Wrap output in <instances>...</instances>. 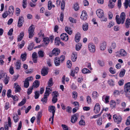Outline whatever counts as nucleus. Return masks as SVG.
I'll return each mask as SVG.
<instances>
[{"instance_id":"nucleus-1","label":"nucleus","mask_w":130,"mask_h":130,"mask_svg":"<svg viewBox=\"0 0 130 130\" xmlns=\"http://www.w3.org/2000/svg\"><path fill=\"white\" fill-rule=\"evenodd\" d=\"M125 19V15L124 12H122L121 14L120 17L119 15L116 16L115 19L117 23L118 24H123L124 22Z\"/></svg>"},{"instance_id":"nucleus-2","label":"nucleus","mask_w":130,"mask_h":130,"mask_svg":"<svg viewBox=\"0 0 130 130\" xmlns=\"http://www.w3.org/2000/svg\"><path fill=\"white\" fill-rule=\"evenodd\" d=\"M35 28L34 25H31L29 27L28 29L29 38H31L34 35V31Z\"/></svg>"},{"instance_id":"nucleus-3","label":"nucleus","mask_w":130,"mask_h":130,"mask_svg":"<svg viewBox=\"0 0 130 130\" xmlns=\"http://www.w3.org/2000/svg\"><path fill=\"white\" fill-rule=\"evenodd\" d=\"M54 39V37L53 36H51L50 37L48 38L45 37L43 38V44L45 45L48 44L50 42V40H51L52 42L53 41Z\"/></svg>"},{"instance_id":"nucleus-4","label":"nucleus","mask_w":130,"mask_h":130,"mask_svg":"<svg viewBox=\"0 0 130 130\" xmlns=\"http://www.w3.org/2000/svg\"><path fill=\"white\" fill-rule=\"evenodd\" d=\"M96 15L99 18H101L104 17V13L103 10L101 9H98L96 11Z\"/></svg>"},{"instance_id":"nucleus-5","label":"nucleus","mask_w":130,"mask_h":130,"mask_svg":"<svg viewBox=\"0 0 130 130\" xmlns=\"http://www.w3.org/2000/svg\"><path fill=\"white\" fill-rule=\"evenodd\" d=\"M113 119L115 122L119 124L121 122L122 118L120 116H117L116 115H113Z\"/></svg>"},{"instance_id":"nucleus-6","label":"nucleus","mask_w":130,"mask_h":130,"mask_svg":"<svg viewBox=\"0 0 130 130\" xmlns=\"http://www.w3.org/2000/svg\"><path fill=\"white\" fill-rule=\"evenodd\" d=\"M56 108L55 106L53 105L49 106L48 107V110L51 113H52V116H54L55 111Z\"/></svg>"},{"instance_id":"nucleus-7","label":"nucleus","mask_w":130,"mask_h":130,"mask_svg":"<svg viewBox=\"0 0 130 130\" xmlns=\"http://www.w3.org/2000/svg\"><path fill=\"white\" fill-rule=\"evenodd\" d=\"M100 106L99 103L96 104L94 108V113L96 114H97L100 111Z\"/></svg>"},{"instance_id":"nucleus-8","label":"nucleus","mask_w":130,"mask_h":130,"mask_svg":"<svg viewBox=\"0 0 130 130\" xmlns=\"http://www.w3.org/2000/svg\"><path fill=\"white\" fill-rule=\"evenodd\" d=\"M124 91L126 92V95L127 93L130 92V83L128 82L125 84L124 86Z\"/></svg>"},{"instance_id":"nucleus-9","label":"nucleus","mask_w":130,"mask_h":130,"mask_svg":"<svg viewBox=\"0 0 130 130\" xmlns=\"http://www.w3.org/2000/svg\"><path fill=\"white\" fill-rule=\"evenodd\" d=\"M89 49L90 51L92 53L94 52L95 51V46L93 43H90L88 45Z\"/></svg>"},{"instance_id":"nucleus-10","label":"nucleus","mask_w":130,"mask_h":130,"mask_svg":"<svg viewBox=\"0 0 130 130\" xmlns=\"http://www.w3.org/2000/svg\"><path fill=\"white\" fill-rule=\"evenodd\" d=\"M78 114L77 113L75 114L74 115L72 116L71 119V122L74 123L76 122L78 119L77 117L78 116Z\"/></svg>"},{"instance_id":"nucleus-11","label":"nucleus","mask_w":130,"mask_h":130,"mask_svg":"<svg viewBox=\"0 0 130 130\" xmlns=\"http://www.w3.org/2000/svg\"><path fill=\"white\" fill-rule=\"evenodd\" d=\"M60 37L62 40L65 41H67L69 38L68 35L67 34L65 33L62 34L60 36Z\"/></svg>"},{"instance_id":"nucleus-12","label":"nucleus","mask_w":130,"mask_h":130,"mask_svg":"<svg viewBox=\"0 0 130 130\" xmlns=\"http://www.w3.org/2000/svg\"><path fill=\"white\" fill-rule=\"evenodd\" d=\"M87 15L86 11H83L80 16L81 19L83 20H85L87 19Z\"/></svg>"},{"instance_id":"nucleus-13","label":"nucleus","mask_w":130,"mask_h":130,"mask_svg":"<svg viewBox=\"0 0 130 130\" xmlns=\"http://www.w3.org/2000/svg\"><path fill=\"white\" fill-rule=\"evenodd\" d=\"M14 8L12 6H11L9 7L8 10L9 15L10 16H12L14 12Z\"/></svg>"},{"instance_id":"nucleus-14","label":"nucleus","mask_w":130,"mask_h":130,"mask_svg":"<svg viewBox=\"0 0 130 130\" xmlns=\"http://www.w3.org/2000/svg\"><path fill=\"white\" fill-rule=\"evenodd\" d=\"M60 53V50L58 48H55L52 51L53 55L55 56L58 55Z\"/></svg>"},{"instance_id":"nucleus-15","label":"nucleus","mask_w":130,"mask_h":130,"mask_svg":"<svg viewBox=\"0 0 130 130\" xmlns=\"http://www.w3.org/2000/svg\"><path fill=\"white\" fill-rule=\"evenodd\" d=\"M14 88H15V92H19L21 90V87L17 83H15L14 84Z\"/></svg>"},{"instance_id":"nucleus-16","label":"nucleus","mask_w":130,"mask_h":130,"mask_svg":"<svg viewBox=\"0 0 130 130\" xmlns=\"http://www.w3.org/2000/svg\"><path fill=\"white\" fill-rule=\"evenodd\" d=\"M40 85V82L38 80H35L33 83L31 87L33 88H37Z\"/></svg>"},{"instance_id":"nucleus-17","label":"nucleus","mask_w":130,"mask_h":130,"mask_svg":"<svg viewBox=\"0 0 130 130\" xmlns=\"http://www.w3.org/2000/svg\"><path fill=\"white\" fill-rule=\"evenodd\" d=\"M81 38L80 34L77 32L75 35V41L76 42H78L80 40Z\"/></svg>"},{"instance_id":"nucleus-18","label":"nucleus","mask_w":130,"mask_h":130,"mask_svg":"<svg viewBox=\"0 0 130 130\" xmlns=\"http://www.w3.org/2000/svg\"><path fill=\"white\" fill-rule=\"evenodd\" d=\"M119 53L121 56L123 57L126 56L127 54L126 51L123 49H121L119 51Z\"/></svg>"},{"instance_id":"nucleus-19","label":"nucleus","mask_w":130,"mask_h":130,"mask_svg":"<svg viewBox=\"0 0 130 130\" xmlns=\"http://www.w3.org/2000/svg\"><path fill=\"white\" fill-rule=\"evenodd\" d=\"M106 42H103L101 43L100 46V49L101 50H104L106 48Z\"/></svg>"},{"instance_id":"nucleus-20","label":"nucleus","mask_w":130,"mask_h":130,"mask_svg":"<svg viewBox=\"0 0 130 130\" xmlns=\"http://www.w3.org/2000/svg\"><path fill=\"white\" fill-rule=\"evenodd\" d=\"M65 30L67 33L70 35H71L72 33V31L71 28L67 26L65 27Z\"/></svg>"},{"instance_id":"nucleus-21","label":"nucleus","mask_w":130,"mask_h":130,"mask_svg":"<svg viewBox=\"0 0 130 130\" xmlns=\"http://www.w3.org/2000/svg\"><path fill=\"white\" fill-rule=\"evenodd\" d=\"M77 58V55L76 53H73L71 57V59L72 61L73 62H75Z\"/></svg>"},{"instance_id":"nucleus-22","label":"nucleus","mask_w":130,"mask_h":130,"mask_svg":"<svg viewBox=\"0 0 130 130\" xmlns=\"http://www.w3.org/2000/svg\"><path fill=\"white\" fill-rule=\"evenodd\" d=\"M41 74L43 76H45L47 75L48 73V71L46 68L43 69L41 71Z\"/></svg>"},{"instance_id":"nucleus-23","label":"nucleus","mask_w":130,"mask_h":130,"mask_svg":"<svg viewBox=\"0 0 130 130\" xmlns=\"http://www.w3.org/2000/svg\"><path fill=\"white\" fill-rule=\"evenodd\" d=\"M54 63L56 66H58L60 65V63L61 62L60 61L59 58L57 57H56L55 58V59L54 60Z\"/></svg>"},{"instance_id":"nucleus-24","label":"nucleus","mask_w":130,"mask_h":130,"mask_svg":"<svg viewBox=\"0 0 130 130\" xmlns=\"http://www.w3.org/2000/svg\"><path fill=\"white\" fill-rule=\"evenodd\" d=\"M48 96H47L46 95L44 94V97L41 100V101L43 102V104L46 103L47 101V98Z\"/></svg>"},{"instance_id":"nucleus-25","label":"nucleus","mask_w":130,"mask_h":130,"mask_svg":"<svg viewBox=\"0 0 130 130\" xmlns=\"http://www.w3.org/2000/svg\"><path fill=\"white\" fill-rule=\"evenodd\" d=\"M60 39L59 37H57L55 39V44L57 46H58L61 43Z\"/></svg>"},{"instance_id":"nucleus-26","label":"nucleus","mask_w":130,"mask_h":130,"mask_svg":"<svg viewBox=\"0 0 130 130\" xmlns=\"http://www.w3.org/2000/svg\"><path fill=\"white\" fill-rule=\"evenodd\" d=\"M52 90V89L50 88H46L44 94L46 95L47 96H49V94L51 93Z\"/></svg>"},{"instance_id":"nucleus-27","label":"nucleus","mask_w":130,"mask_h":130,"mask_svg":"<svg viewBox=\"0 0 130 130\" xmlns=\"http://www.w3.org/2000/svg\"><path fill=\"white\" fill-rule=\"evenodd\" d=\"M21 63L20 62V61L18 60L16 62L15 64L16 69L17 70L20 69L21 67Z\"/></svg>"},{"instance_id":"nucleus-28","label":"nucleus","mask_w":130,"mask_h":130,"mask_svg":"<svg viewBox=\"0 0 130 130\" xmlns=\"http://www.w3.org/2000/svg\"><path fill=\"white\" fill-rule=\"evenodd\" d=\"M124 6L126 9L127 8L128 5L130 7V0H125V2L124 3Z\"/></svg>"},{"instance_id":"nucleus-29","label":"nucleus","mask_w":130,"mask_h":130,"mask_svg":"<svg viewBox=\"0 0 130 130\" xmlns=\"http://www.w3.org/2000/svg\"><path fill=\"white\" fill-rule=\"evenodd\" d=\"M38 56L39 57L42 58L44 56V52L40 50L38 52Z\"/></svg>"},{"instance_id":"nucleus-30","label":"nucleus","mask_w":130,"mask_h":130,"mask_svg":"<svg viewBox=\"0 0 130 130\" xmlns=\"http://www.w3.org/2000/svg\"><path fill=\"white\" fill-rule=\"evenodd\" d=\"M4 79L3 80V82L6 85L8 84L9 80V77L8 76H7V75L4 77Z\"/></svg>"},{"instance_id":"nucleus-31","label":"nucleus","mask_w":130,"mask_h":130,"mask_svg":"<svg viewBox=\"0 0 130 130\" xmlns=\"http://www.w3.org/2000/svg\"><path fill=\"white\" fill-rule=\"evenodd\" d=\"M82 72L84 74L90 73L91 72L90 71L86 68H85L83 69L82 70Z\"/></svg>"},{"instance_id":"nucleus-32","label":"nucleus","mask_w":130,"mask_h":130,"mask_svg":"<svg viewBox=\"0 0 130 130\" xmlns=\"http://www.w3.org/2000/svg\"><path fill=\"white\" fill-rule=\"evenodd\" d=\"M23 18L22 17H20L18 22V24H22L24 23Z\"/></svg>"},{"instance_id":"nucleus-33","label":"nucleus","mask_w":130,"mask_h":130,"mask_svg":"<svg viewBox=\"0 0 130 130\" xmlns=\"http://www.w3.org/2000/svg\"><path fill=\"white\" fill-rule=\"evenodd\" d=\"M110 105L112 108L115 107L116 106V103L113 100H111L110 102Z\"/></svg>"},{"instance_id":"nucleus-34","label":"nucleus","mask_w":130,"mask_h":130,"mask_svg":"<svg viewBox=\"0 0 130 130\" xmlns=\"http://www.w3.org/2000/svg\"><path fill=\"white\" fill-rule=\"evenodd\" d=\"M92 97L94 99H96L98 96V94L97 92L94 91L92 93Z\"/></svg>"},{"instance_id":"nucleus-35","label":"nucleus","mask_w":130,"mask_h":130,"mask_svg":"<svg viewBox=\"0 0 130 130\" xmlns=\"http://www.w3.org/2000/svg\"><path fill=\"white\" fill-rule=\"evenodd\" d=\"M53 85V79L52 78H51L49 79L48 82V86L49 87L52 86Z\"/></svg>"},{"instance_id":"nucleus-36","label":"nucleus","mask_w":130,"mask_h":130,"mask_svg":"<svg viewBox=\"0 0 130 130\" xmlns=\"http://www.w3.org/2000/svg\"><path fill=\"white\" fill-rule=\"evenodd\" d=\"M21 57L22 58V60L23 61H25L26 58V54L25 53L22 54L21 55Z\"/></svg>"},{"instance_id":"nucleus-37","label":"nucleus","mask_w":130,"mask_h":130,"mask_svg":"<svg viewBox=\"0 0 130 130\" xmlns=\"http://www.w3.org/2000/svg\"><path fill=\"white\" fill-rule=\"evenodd\" d=\"M108 6L109 8H113L114 6V4L112 3V1L111 0H109Z\"/></svg>"},{"instance_id":"nucleus-38","label":"nucleus","mask_w":130,"mask_h":130,"mask_svg":"<svg viewBox=\"0 0 130 130\" xmlns=\"http://www.w3.org/2000/svg\"><path fill=\"white\" fill-rule=\"evenodd\" d=\"M52 94L53 96V97L57 98L59 94L58 92L55 91L52 93Z\"/></svg>"},{"instance_id":"nucleus-39","label":"nucleus","mask_w":130,"mask_h":130,"mask_svg":"<svg viewBox=\"0 0 130 130\" xmlns=\"http://www.w3.org/2000/svg\"><path fill=\"white\" fill-rule=\"evenodd\" d=\"M26 99L24 98L18 104V106H21L24 105L26 103Z\"/></svg>"},{"instance_id":"nucleus-40","label":"nucleus","mask_w":130,"mask_h":130,"mask_svg":"<svg viewBox=\"0 0 130 130\" xmlns=\"http://www.w3.org/2000/svg\"><path fill=\"white\" fill-rule=\"evenodd\" d=\"M82 46L81 43H78L76 45V50L78 51L81 48Z\"/></svg>"},{"instance_id":"nucleus-41","label":"nucleus","mask_w":130,"mask_h":130,"mask_svg":"<svg viewBox=\"0 0 130 130\" xmlns=\"http://www.w3.org/2000/svg\"><path fill=\"white\" fill-rule=\"evenodd\" d=\"M72 97L74 99H76L77 96V93L76 91H73L72 92Z\"/></svg>"},{"instance_id":"nucleus-42","label":"nucleus","mask_w":130,"mask_h":130,"mask_svg":"<svg viewBox=\"0 0 130 130\" xmlns=\"http://www.w3.org/2000/svg\"><path fill=\"white\" fill-rule=\"evenodd\" d=\"M35 95H34V97L36 99H38L39 98L40 95L39 91H36L35 92Z\"/></svg>"},{"instance_id":"nucleus-43","label":"nucleus","mask_w":130,"mask_h":130,"mask_svg":"<svg viewBox=\"0 0 130 130\" xmlns=\"http://www.w3.org/2000/svg\"><path fill=\"white\" fill-rule=\"evenodd\" d=\"M19 116L17 115L13 116V118L15 122L16 123L18 122L19 120Z\"/></svg>"},{"instance_id":"nucleus-44","label":"nucleus","mask_w":130,"mask_h":130,"mask_svg":"<svg viewBox=\"0 0 130 130\" xmlns=\"http://www.w3.org/2000/svg\"><path fill=\"white\" fill-rule=\"evenodd\" d=\"M52 2L51 1H49L48 3V9L49 10H50L52 9Z\"/></svg>"},{"instance_id":"nucleus-45","label":"nucleus","mask_w":130,"mask_h":130,"mask_svg":"<svg viewBox=\"0 0 130 130\" xmlns=\"http://www.w3.org/2000/svg\"><path fill=\"white\" fill-rule=\"evenodd\" d=\"M125 72V70L124 69H123L121 71L119 74L120 76L121 77H123L124 75Z\"/></svg>"},{"instance_id":"nucleus-46","label":"nucleus","mask_w":130,"mask_h":130,"mask_svg":"<svg viewBox=\"0 0 130 130\" xmlns=\"http://www.w3.org/2000/svg\"><path fill=\"white\" fill-rule=\"evenodd\" d=\"M29 85V82L25 79L24 83V87L25 88H27L28 87Z\"/></svg>"},{"instance_id":"nucleus-47","label":"nucleus","mask_w":130,"mask_h":130,"mask_svg":"<svg viewBox=\"0 0 130 130\" xmlns=\"http://www.w3.org/2000/svg\"><path fill=\"white\" fill-rule=\"evenodd\" d=\"M97 123L99 125H101L102 124V118H99L97 121Z\"/></svg>"},{"instance_id":"nucleus-48","label":"nucleus","mask_w":130,"mask_h":130,"mask_svg":"<svg viewBox=\"0 0 130 130\" xmlns=\"http://www.w3.org/2000/svg\"><path fill=\"white\" fill-rule=\"evenodd\" d=\"M34 46V44L33 43H30L28 45V49L29 51H31L32 50Z\"/></svg>"},{"instance_id":"nucleus-49","label":"nucleus","mask_w":130,"mask_h":130,"mask_svg":"<svg viewBox=\"0 0 130 130\" xmlns=\"http://www.w3.org/2000/svg\"><path fill=\"white\" fill-rule=\"evenodd\" d=\"M27 1L25 0H23L22 6L24 8H25L26 7V5L27 4Z\"/></svg>"},{"instance_id":"nucleus-50","label":"nucleus","mask_w":130,"mask_h":130,"mask_svg":"<svg viewBox=\"0 0 130 130\" xmlns=\"http://www.w3.org/2000/svg\"><path fill=\"white\" fill-rule=\"evenodd\" d=\"M9 72L11 74H13L14 73V71L13 67L12 66H10L9 69Z\"/></svg>"},{"instance_id":"nucleus-51","label":"nucleus","mask_w":130,"mask_h":130,"mask_svg":"<svg viewBox=\"0 0 130 130\" xmlns=\"http://www.w3.org/2000/svg\"><path fill=\"white\" fill-rule=\"evenodd\" d=\"M11 90L9 89L8 90L7 93V95L8 98L11 97V96L12 95H11Z\"/></svg>"},{"instance_id":"nucleus-52","label":"nucleus","mask_w":130,"mask_h":130,"mask_svg":"<svg viewBox=\"0 0 130 130\" xmlns=\"http://www.w3.org/2000/svg\"><path fill=\"white\" fill-rule=\"evenodd\" d=\"M87 101L88 104H90L91 102V99L90 96L88 95L87 97Z\"/></svg>"},{"instance_id":"nucleus-53","label":"nucleus","mask_w":130,"mask_h":130,"mask_svg":"<svg viewBox=\"0 0 130 130\" xmlns=\"http://www.w3.org/2000/svg\"><path fill=\"white\" fill-rule=\"evenodd\" d=\"M108 83L110 86H113L114 85V82L112 79L109 80H108Z\"/></svg>"},{"instance_id":"nucleus-54","label":"nucleus","mask_w":130,"mask_h":130,"mask_svg":"<svg viewBox=\"0 0 130 130\" xmlns=\"http://www.w3.org/2000/svg\"><path fill=\"white\" fill-rule=\"evenodd\" d=\"M88 28V25H83V29L84 31H87Z\"/></svg>"},{"instance_id":"nucleus-55","label":"nucleus","mask_w":130,"mask_h":130,"mask_svg":"<svg viewBox=\"0 0 130 130\" xmlns=\"http://www.w3.org/2000/svg\"><path fill=\"white\" fill-rule=\"evenodd\" d=\"M33 89L32 87H31L28 89L27 93L28 95H29L31 93Z\"/></svg>"},{"instance_id":"nucleus-56","label":"nucleus","mask_w":130,"mask_h":130,"mask_svg":"<svg viewBox=\"0 0 130 130\" xmlns=\"http://www.w3.org/2000/svg\"><path fill=\"white\" fill-rule=\"evenodd\" d=\"M69 19L70 22L73 23H75L76 22V20L75 19L73 18L72 17H70Z\"/></svg>"},{"instance_id":"nucleus-57","label":"nucleus","mask_w":130,"mask_h":130,"mask_svg":"<svg viewBox=\"0 0 130 130\" xmlns=\"http://www.w3.org/2000/svg\"><path fill=\"white\" fill-rule=\"evenodd\" d=\"M98 63L102 67L104 65V63L103 61L98 60Z\"/></svg>"},{"instance_id":"nucleus-58","label":"nucleus","mask_w":130,"mask_h":130,"mask_svg":"<svg viewBox=\"0 0 130 130\" xmlns=\"http://www.w3.org/2000/svg\"><path fill=\"white\" fill-rule=\"evenodd\" d=\"M65 1L63 0L62 1L61 4V9L63 10L64 9L65 7Z\"/></svg>"},{"instance_id":"nucleus-59","label":"nucleus","mask_w":130,"mask_h":130,"mask_svg":"<svg viewBox=\"0 0 130 130\" xmlns=\"http://www.w3.org/2000/svg\"><path fill=\"white\" fill-rule=\"evenodd\" d=\"M67 64L68 65V67L70 68L72 66L71 62V61L69 60H68L67 61Z\"/></svg>"},{"instance_id":"nucleus-60","label":"nucleus","mask_w":130,"mask_h":130,"mask_svg":"<svg viewBox=\"0 0 130 130\" xmlns=\"http://www.w3.org/2000/svg\"><path fill=\"white\" fill-rule=\"evenodd\" d=\"M126 125H130V116L128 118L125 123Z\"/></svg>"},{"instance_id":"nucleus-61","label":"nucleus","mask_w":130,"mask_h":130,"mask_svg":"<svg viewBox=\"0 0 130 130\" xmlns=\"http://www.w3.org/2000/svg\"><path fill=\"white\" fill-rule=\"evenodd\" d=\"M13 31V28H11L9 30V31L7 33L8 35L11 36L12 34V33Z\"/></svg>"},{"instance_id":"nucleus-62","label":"nucleus","mask_w":130,"mask_h":130,"mask_svg":"<svg viewBox=\"0 0 130 130\" xmlns=\"http://www.w3.org/2000/svg\"><path fill=\"white\" fill-rule=\"evenodd\" d=\"M74 9L75 11H77L79 9V6L77 3H76L74 5Z\"/></svg>"},{"instance_id":"nucleus-63","label":"nucleus","mask_w":130,"mask_h":130,"mask_svg":"<svg viewBox=\"0 0 130 130\" xmlns=\"http://www.w3.org/2000/svg\"><path fill=\"white\" fill-rule=\"evenodd\" d=\"M10 107V105H9V103L8 102H6L5 103V109L6 110L8 109Z\"/></svg>"},{"instance_id":"nucleus-64","label":"nucleus","mask_w":130,"mask_h":130,"mask_svg":"<svg viewBox=\"0 0 130 130\" xmlns=\"http://www.w3.org/2000/svg\"><path fill=\"white\" fill-rule=\"evenodd\" d=\"M61 126L62 127L63 130H68V127L64 124H62Z\"/></svg>"}]
</instances>
